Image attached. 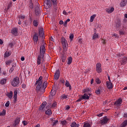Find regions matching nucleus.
<instances>
[{
	"mask_svg": "<svg viewBox=\"0 0 127 127\" xmlns=\"http://www.w3.org/2000/svg\"><path fill=\"white\" fill-rule=\"evenodd\" d=\"M67 60L68 64H71V63H72V61H73V59L71 57H69L67 58Z\"/></svg>",
	"mask_w": 127,
	"mask_h": 127,
	"instance_id": "30",
	"label": "nucleus"
},
{
	"mask_svg": "<svg viewBox=\"0 0 127 127\" xmlns=\"http://www.w3.org/2000/svg\"><path fill=\"white\" fill-rule=\"evenodd\" d=\"M96 16V14H93V15L91 16L90 20V22H93L94 21V19H95Z\"/></svg>",
	"mask_w": 127,
	"mask_h": 127,
	"instance_id": "31",
	"label": "nucleus"
},
{
	"mask_svg": "<svg viewBox=\"0 0 127 127\" xmlns=\"http://www.w3.org/2000/svg\"><path fill=\"white\" fill-rule=\"evenodd\" d=\"M59 121L58 120H55L54 122H53V126H55L56 125L58 124Z\"/></svg>",
	"mask_w": 127,
	"mask_h": 127,
	"instance_id": "42",
	"label": "nucleus"
},
{
	"mask_svg": "<svg viewBox=\"0 0 127 127\" xmlns=\"http://www.w3.org/2000/svg\"><path fill=\"white\" fill-rule=\"evenodd\" d=\"M109 118H107V117H104L102 118V119L100 120L99 121V123L101 124L102 126L105 125L108 123V122H109Z\"/></svg>",
	"mask_w": 127,
	"mask_h": 127,
	"instance_id": "5",
	"label": "nucleus"
},
{
	"mask_svg": "<svg viewBox=\"0 0 127 127\" xmlns=\"http://www.w3.org/2000/svg\"><path fill=\"white\" fill-rule=\"evenodd\" d=\"M19 83H20L19 78L16 77L14 79H13L12 81H11V85L13 87H17L19 85Z\"/></svg>",
	"mask_w": 127,
	"mask_h": 127,
	"instance_id": "2",
	"label": "nucleus"
},
{
	"mask_svg": "<svg viewBox=\"0 0 127 127\" xmlns=\"http://www.w3.org/2000/svg\"><path fill=\"white\" fill-rule=\"evenodd\" d=\"M123 64L127 63V57H125L123 59Z\"/></svg>",
	"mask_w": 127,
	"mask_h": 127,
	"instance_id": "52",
	"label": "nucleus"
},
{
	"mask_svg": "<svg viewBox=\"0 0 127 127\" xmlns=\"http://www.w3.org/2000/svg\"><path fill=\"white\" fill-rule=\"evenodd\" d=\"M10 105V102L9 101H7L6 103L5 104V106L6 107H8V106H9Z\"/></svg>",
	"mask_w": 127,
	"mask_h": 127,
	"instance_id": "50",
	"label": "nucleus"
},
{
	"mask_svg": "<svg viewBox=\"0 0 127 127\" xmlns=\"http://www.w3.org/2000/svg\"><path fill=\"white\" fill-rule=\"evenodd\" d=\"M90 96H89L87 93H84L83 95H79V99L76 100V102H80L82 100H89Z\"/></svg>",
	"mask_w": 127,
	"mask_h": 127,
	"instance_id": "3",
	"label": "nucleus"
},
{
	"mask_svg": "<svg viewBox=\"0 0 127 127\" xmlns=\"http://www.w3.org/2000/svg\"><path fill=\"white\" fill-rule=\"evenodd\" d=\"M52 1L54 5H56L57 4V0H52Z\"/></svg>",
	"mask_w": 127,
	"mask_h": 127,
	"instance_id": "48",
	"label": "nucleus"
},
{
	"mask_svg": "<svg viewBox=\"0 0 127 127\" xmlns=\"http://www.w3.org/2000/svg\"><path fill=\"white\" fill-rule=\"evenodd\" d=\"M47 104L46 102H43V104H41V107H40L39 109L40 110H43V109L45 107L46 105Z\"/></svg>",
	"mask_w": 127,
	"mask_h": 127,
	"instance_id": "23",
	"label": "nucleus"
},
{
	"mask_svg": "<svg viewBox=\"0 0 127 127\" xmlns=\"http://www.w3.org/2000/svg\"><path fill=\"white\" fill-rule=\"evenodd\" d=\"M67 58V57L65 55H62L61 56V59L63 63H65V61H66V59Z\"/></svg>",
	"mask_w": 127,
	"mask_h": 127,
	"instance_id": "21",
	"label": "nucleus"
},
{
	"mask_svg": "<svg viewBox=\"0 0 127 127\" xmlns=\"http://www.w3.org/2000/svg\"><path fill=\"white\" fill-rule=\"evenodd\" d=\"M42 79H43V77L40 76L39 78V79H38V80H36V83H35V85H37L38 84L39 82H43L42 80Z\"/></svg>",
	"mask_w": 127,
	"mask_h": 127,
	"instance_id": "32",
	"label": "nucleus"
},
{
	"mask_svg": "<svg viewBox=\"0 0 127 127\" xmlns=\"http://www.w3.org/2000/svg\"><path fill=\"white\" fill-rule=\"evenodd\" d=\"M61 124L63 125H65L66 124H67V121H63L61 122Z\"/></svg>",
	"mask_w": 127,
	"mask_h": 127,
	"instance_id": "51",
	"label": "nucleus"
},
{
	"mask_svg": "<svg viewBox=\"0 0 127 127\" xmlns=\"http://www.w3.org/2000/svg\"><path fill=\"white\" fill-rule=\"evenodd\" d=\"M83 127H91V125L88 123H84Z\"/></svg>",
	"mask_w": 127,
	"mask_h": 127,
	"instance_id": "39",
	"label": "nucleus"
},
{
	"mask_svg": "<svg viewBox=\"0 0 127 127\" xmlns=\"http://www.w3.org/2000/svg\"><path fill=\"white\" fill-rule=\"evenodd\" d=\"M19 18H20L21 19H25V16L24 15H20L19 17Z\"/></svg>",
	"mask_w": 127,
	"mask_h": 127,
	"instance_id": "49",
	"label": "nucleus"
},
{
	"mask_svg": "<svg viewBox=\"0 0 127 127\" xmlns=\"http://www.w3.org/2000/svg\"><path fill=\"white\" fill-rule=\"evenodd\" d=\"M127 32V28L123 26L122 28L119 30V35H125Z\"/></svg>",
	"mask_w": 127,
	"mask_h": 127,
	"instance_id": "6",
	"label": "nucleus"
},
{
	"mask_svg": "<svg viewBox=\"0 0 127 127\" xmlns=\"http://www.w3.org/2000/svg\"><path fill=\"white\" fill-rule=\"evenodd\" d=\"M124 117H125L126 118H127V113L124 114Z\"/></svg>",
	"mask_w": 127,
	"mask_h": 127,
	"instance_id": "64",
	"label": "nucleus"
},
{
	"mask_svg": "<svg viewBox=\"0 0 127 127\" xmlns=\"http://www.w3.org/2000/svg\"><path fill=\"white\" fill-rule=\"evenodd\" d=\"M113 37H115V38H119V35L115 33L113 35Z\"/></svg>",
	"mask_w": 127,
	"mask_h": 127,
	"instance_id": "47",
	"label": "nucleus"
},
{
	"mask_svg": "<svg viewBox=\"0 0 127 127\" xmlns=\"http://www.w3.org/2000/svg\"><path fill=\"white\" fill-rule=\"evenodd\" d=\"M33 41L34 42H37V41H38V34L35 33L34 35Z\"/></svg>",
	"mask_w": 127,
	"mask_h": 127,
	"instance_id": "20",
	"label": "nucleus"
},
{
	"mask_svg": "<svg viewBox=\"0 0 127 127\" xmlns=\"http://www.w3.org/2000/svg\"><path fill=\"white\" fill-rule=\"evenodd\" d=\"M95 82H96L97 84H100L102 82L100 78H99L98 77H96V78H95Z\"/></svg>",
	"mask_w": 127,
	"mask_h": 127,
	"instance_id": "38",
	"label": "nucleus"
},
{
	"mask_svg": "<svg viewBox=\"0 0 127 127\" xmlns=\"http://www.w3.org/2000/svg\"><path fill=\"white\" fill-rule=\"evenodd\" d=\"M61 43L63 45V47L64 49V51H67V47H68V43H67V41L64 37H62L61 39Z\"/></svg>",
	"mask_w": 127,
	"mask_h": 127,
	"instance_id": "4",
	"label": "nucleus"
},
{
	"mask_svg": "<svg viewBox=\"0 0 127 127\" xmlns=\"http://www.w3.org/2000/svg\"><path fill=\"white\" fill-rule=\"evenodd\" d=\"M16 66V64H14V65H12V67L10 68V70H9V72L12 73V71H13V70H14L13 67H14V66Z\"/></svg>",
	"mask_w": 127,
	"mask_h": 127,
	"instance_id": "43",
	"label": "nucleus"
},
{
	"mask_svg": "<svg viewBox=\"0 0 127 127\" xmlns=\"http://www.w3.org/2000/svg\"><path fill=\"white\" fill-rule=\"evenodd\" d=\"M11 63H12V61L9 60L7 61L6 64H11Z\"/></svg>",
	"mask_w": 127,
	"mask_h": 127,
	"instance_id": "55",
	"label": "nucleus"
},
{
	"mask_svg": "<svg viewBox=\"0 0 127 127\" xmlns=\"http://www.w3.org/2000/svg\"><path fill=\"white\" fill-rule=\"evenodd\" d=\"M17 90H15L14 91V95L13 96V98H14V103H16L17 102Z\"/></svg>",
	"mask_w": 127,
	"mask_h": 127,
	"instance_id": "16",
	"label": "nucleus"
},
{
	"mask_svg": "<svg viewBox=\"0 0 127 127\" xmlns=\"http://www.w3.org/2000/svg\"><path fill=\"white\" fill-rule=\"evenodd\" d=\"M35 11L36 15H39V14H40V9H39V7H36Z\"/></svg>",
	"mask_w": 127,
	"mask_h": 127,
	"instance_id": "24",
	"label": "nucleus"
},
{
	"mask_svg": "<svg viewBox=\"0 0 127 127\" xmlns=\"http://www.w3.org/2000/svg\"><path fill=\"white\" fill-rule=\"evenodd\" d=\"M116 28L117 30H120L121 28H122V23H121V21H118L116 24Z\"/></svg>",
	"mask_w": 127,
	"mask_h": 127,
	"instance_id": "13",
	"label": "nucleus"
},
{
	"mask_svg": "<svg viewBox=\"0 0 127 127\" xmlns=\"http://www.w3.org/2000/svg\"><path fill=\"white\" fill-rule=\"evenodd\" d=\"M70 109V106L69 105L66 106L65 109L66 110H69Z\"/></svg>",
	"mask_w": 127,
	"mask_h": 127,
	"instance_id": "59",
	"label": "nucleus"
},
{
	"mask_svg": "<svg viewBox=\"0 0 127 127\" xmlns=\"http://www.w3.org/2000/svg\"><path fill=\"white\" fill-rule=\"evenodd\" d=\"M78 43L80 44L83 43V40H82V38H79L78 40Z\"/></svg>",
	"mask_w": 127,
	"mask_h": 127,
	"instance_id": "57",
	"label": "nucleus"
},
{
	"mask_svg": "<svg viewBox=\"0 0 127 127\" xmlns=\"http://www.w3.org/2000/svg\"><path fill=\"white\" fill-rule=\"evenodd\" d=\"M48 85V82H47V81H45L44 82H43V90H45V89H46L47 86Z\"/></svg>",
	"mask_w": 127,
	"mask_h": 127,
	"instance_id": "36",
	"label": "nucleus"
},
{
	"mask_svg": "<svg viewBox=\"0 0 127 127\" xmlns=\"http://www.w3.org/2000/svg\"><path fill=\"white\" fill-rule=\"evenodd\" d=\"M102 43H103V44H106V40L102 39Z\"/></svg>",
	"mask_w": 127,
	"mask_h": 127,
	"instance_id": "61",
	"label": "nucleus"
},
{
	"mask_svg": "<svg viewBox=\"0 0 127 127\" xmlns=\"http://www.w3.org/2000/svg\"><path fill=\"white\" fill-rule=\"evenodd\" d=\"M97 38H99V34H97V33H94V34L92 35V39L95 40V39H97Z\"/></svg>",
	"mask_w": 127,
	"mask_h": 127,
	"instance_id": "22",
	"label": "nucleus"
},
{
	"mask_svg": "<svg viewBox=\"0 0 127 127\" xmlns=\"http://www.w3.org/2000/svg\"><path fill=\"white\" fill-rule=\"evenodd\" d=\"M11 33L15 36H17V34L18 33V29L17 28H13L11 29Z\"/></svg>",
	"mask_w": 127,
	"mask_h": 127,
	"instance_id": "10",
	"label": "nucleus"
},
{
	"mask_svg": "<svg viewBox=\"0 0 127 127\" xmlns=\"http://www.w3.org/2000/svg\"><path fill=\"white\" fill-rule=\"evenodd\" d=\"M79 124H77L74 122L71 123V125H70V127H79Z\"/></svg>",
	"mask_w": 127,
	"mask_h": 127,
	"instance_id": "25",
	"label": "nucleus"
},
{
	"mask_svg": "<svg viewBox=\"0 0 127 127\" xmlns=\"http://www.w3.org/2000/svg\"><path fill=\"white\" fill-rule=\"evenodd\" d=\"M1 76H6V72L3 71V72H2Z\"/></svg>",
	"mask_w": 127,
	"mask_h": 127,
	"instance_id": "56",
	"label": "nucleus"
},
{
	"mask_svg": "<svg viewBox=\"0 0 127 127\" xmlns=\"http://www.w3.org/2000/svg\"><path fill=\"white\" fill-rule=\"evenodd\" d=\"M37 84V86H42L43 81H39V82H38Z\"/></svg>",
	"mask_w": 127,
	"mask_h": 127,
	"instance_id": "54",
	"label": "nucleus"
},
{
	"mask_svg": "<svg viewBox=\"0 0 127 127\" xmlns=\"http://www.w3.org/2000/svg\"><path fill=\"white\" fill-rule=\"evenodd\" d=\"M6 115V110L3 109L2 111V112H0V116H5Z\"/></svg>",
	"mask_w": 127,
	"mask_h": 127,
	"instance_id": "35",
	"label": "nucleus"
},
{
	"mask_svg": "<svg viewBox=\"0 0 127 127\" xmlns=\"http://www.w3.org/2000/svg\"><path fill=\"white\" fill-rule=\"evenodd\" d=\"M6 96L7 97H8V98L11 99L13 96L12 91H10V93L7 94Z\"/></svg>",
	"mask_w": 127,
	"mask_h": 127,
	"instance_id": "29",
	"label": "nucleus"
},
{
	"mask_svg": "<svg viewBox=\"0 0 127 127\" xmlns=\"http://www.w3.org/2000/svg\"><path fill=\"white\" fill-rule=\"evenodd\" d=\"M103 91V87L102 86H99L98 88L95 91V94H96L97 95H100L101 93H102V91Z\"/></svg>",
	"mask_w": 127,
	"mask_h": 127,
	"instance_id": "11",
	"label": "nucleus"
},
{
	"mask_svg": "<svg viewBox=\"0 0 127 127\" xmlns=\"http://www.w3.org/2000/svg\"><path fill=\"white\" fill-rule=\"evenodd\" d=\"M63 23H64V22H63V21H62V20L60 21V22H59L60 24L62 25V24H63Z\"/></svg>",
	"mask_w": 127,
	"mask_h": 127,
	"instance_id": "63",
	"label": "nucleus"
},
{
	"mask_svg": "<svg viewBox=\"0 0 127 127\" xmlns=\"http://www.w3.org/2000/svg\"><path fill=\"white\" fill-rule=\"evenodd\" d=\"M114 10H115V8L112 7L107 8L106 10V12H108V13H112V12H113Z\"/></svg>",
	"mask_w": 127,
	"mask_h": 127,
	"instance_id": "19",
	"label": "nucleus"
},
{
	"mask_svg": "<svg viewBox=\"0 0 127 127\" xmlns=\"http://www.w3.org/2000/svg\"><path fill=\"white\" fill-rule=\"evenodd\" d=\"M63 14H64V15H68V13H67V12H66L65 10H64L63 11Z\"/></svg>",
	"mask_w": 127,
	"mask_h": 127,
	"instance_id": "58",
	"label": "nucleus"
},
{
	"mask_svg": "<svg viewBox=\"0 0 127 127\" xmlns=\"http://www.w3.org/2000/svg\"><path fill=\"white\" fill-rule=\"evenodd\" d=\"M57 106V103H54L52 104V108H55V107Z\"/></svg>",
	"mask_w": 127,
	"mask_h": 127,
	"instance_id": "60",
	"label": "nucleus"
},
{
	"mask_svg": "<svg viewBox=\"0 0 127 127\" xmlns=\"http://www.w3.org/2000/svg\"><path fill=\"white\" fill-rule=\"evenodd\" d=\"M11 55V52H6L4 54V57H8V56Z\"/></svg>",
	"mask_w": 127,
	"mask_h": 127,
	"instance_id": "37",
	"label": "nucleus"
},
{
	"mask_svg": "<svg viewBox=\"0 0 127 127\" xmlns=\"http://www.w3.org/2000/svg\"><path fill=\"white\" fill-rule=\"evenodd\" d=\"M101 67H102L101 64H96V71H97V73H100L102 72V69Z\"/></svg>",
	"mask_w": 127,
	"mask_h": 127,
	"instance_id": "12",
	"label": "nucleus"
},
{
	"mask_svg": "<svg viewBox=\"0 0 127 127\" xmlns=\"http://www.w3.org/2000/svg\"><path fill=\"white\" fill-rule=\"evenodd\" d=\"M22 124H23V126H26L27 125H28V123L26 121H23L22 122Z\"/></svg>",
	"mask_w": 127,
	"mask_h": 127,
	"instance_id": "53",
	"label": "nucleus"
},
{
	"mask_svg": "<svg viewBox=\"0 0 127 127\" xmlns=\"http://www.w3.org/2000/svg\"><path fill=\"white\" fill-rule=\"evenodd\" d=\"M60 98L61 100H68L69 98V96L68 95H65V94H63L60 97Z\"/></svg>",
	"mask_w": 127,
	"mask_h": 127,
	"instance_id": "17",
	"label": "nucleus"
},
{
	"mask_svg": "<svg viewBox=\"0 0 127 127\" xmlns=\"http://www.w3.org/2000/svg\"><path fill=\"white\" fill-rule=\"evenodd\" d=\"M60 77V70L59 69L56 70L55 74L54 75V79L58 80Z\"/></svg>",
	"mask_w": 127,
	"mask_h": 127,
	"instance_id": "9",
	"label": "nucleus"
},
{
	"mask_svg": "<svg viewBox=\"0 0 127 127\" xmlns=\"http://www.w3.org/2000/svg\"><path fill=\"white\" fill-rule=\"evenodd\" d=\"M46 50L45 46H44V45H41L40 50V55L38 56L37 59V64H41V63H43V62L44 61V54H45Z\"/></svg>",
	"mask_w": 127,
	"mask_h": 127,
	"instance_id": "1",
	"label": "nucleus"
},
{
	"mask_svg": "<svg viewBox=\"0 0 127 127\" xmlns=\"http://www.w3.org/2000/svg\"><path fill=\"white\" fill-rule=\"evenodd\" d=\"M45 114L48 115L49 116L52 115V111L50 109H48L46 111H45Z\"/></svg>",
	"mask_w": 127,
	"mask_h": 127,
	"instance_id": "26",
	"label": "nucleus"
},
{
	"mask_svg": "<svg viewBox=\"0 0 127 127\" xmlns=\"http://www.w3.org/2000/svg\"><path fill=\"white\" fill-rule=\"evenodd\" d=\"M69 38H70L71 41H72V40H73V39L74 38V35H73V34H71L69 36Z\"/></svg>",
	"mask_w": 127,
	"mask_h": 127,
	"instance_id": "45",
	"label": "nucleus"
},
{
	"mask_svg": "<svg viewBox=\"0 0 127 127\" xmlns=\"http://www.w3.org/2000/svg\"><path fill=\"white\" fill-rule=\"evenodd\" d=\"M65 85H66V86L67 87L69 86H71V85L69 84V81H66Z\"/></svg>",
	"mask_w": 127,
	"mask_h": 127,
	"instance_id": "46",
	"label": "nucleus"
},
{
	"mask_svg": "<svg viewBox=\"0 0 127 127\" xmlns=\"http://www.w3.org/2000/svg\"><path fill=\"white\" fill-rule=\"evenodd\" d=\"M106 86H107V87L108 89H111L113 88V83L111 82V81H106Z\"/></svg>",
	"mask_w": 127,
	"mask_h": 127,
	"instance_id": "14",
	"label": "nucleus"
},
{
	"mask_svg": "<svg viewBox=\"0 0 127 127\" xmlns=\"http://www.w3.org/2000/svg\"><path fill=\"white\" fill-rule=\"evenodd\" d=\"M20 122V118H16L15 120H14V123H13V127H17V126L19 125Z\"/></svg>",
	"mask_w": 127,
	"mask_h": 127,
	"instance_id": "8",
	"label": "nucleus"
},
{
	"mask_svg": "<svg viewBox=\"0 0 127 127\" xmlns=\"http://www.w3.org/2000/svg\"><path fill=\"white\" fill-rule=\"evenodd\" d=\"M127 126V120L124 121V122L121 125L120 127H126Z\"/></svg>",
	"mask_w": 127,
	"mask_h": 127,
	"instance_id": "28",
	"label": "nucleus"
},
{
	"mask_svg": "<svg viewBox=\"0 0 127 127\" xmlns=\"http://www.w3.org/2000/svg\"><path fill=\"white\" fill-rule=\"evenodd\" d=\"M50 93L51 95H52V96H55L56 93V90L55 89L52 90V91H51Z\"/></svg>",
	"mask_w": 127,
	"mask_h": 127,
	"instance_id": "41",
	"label": "nucleus"
},
{
	"mask_svg": "<svg viewBox=\"0 0 127 127\" xmlns=\"http://www.w3.org/2000/svg\"><path fill=\"white\" fill-rule=\"evenodd\" d=\"M39 35L41 37L44 36V32L43 31V28H40L39 30Z\"/></svg>",
	"mask_w": 127,
	"mask_h": 127,
	"instance_id": "15",
	"label": "nucleus"
},
{
	"mask_svg": "<svg viewBox=\"0 0 127 127\" xmlns=\"http://www.w3.org/2000/svg\"><path fill=\"white\" fill-rule=\"evenodd\" d=\"M42 87V86H36V92L38 93L39 91H41V87Z\"/></svg>",
	"mask_w": 127,
	"mask_h": 127,
	"instance_id": "33",
	"label": "nucleus"
},
{
	"mask_svg": "<svg viewBox=\"0 0 127 127\" xmlns=\"http://www.w3.org/2000/svg\"><path fill=\"white\" fill-rule=\"evenodd\" d=\"M90 91H91V88H86L83 90V93H87V92H90Z\"/></svg>",
	"mask_w": 127,
	"mask_h": 127,
	"instance_id": "40",
	"label": "nucleus"
},
{
	"mask_svg": "<svg viewBox=\"0 0 127 127\" xmlns=\"http://www.w3.org/2000/svg\"><path fill=\"white\" fill-rule=\"evenodd\" d=\"M49 1H50V0H45L44 4H46L47 5H48V4H49Z\"/></svg>",
	"mask_w": 127,
	"mask_h": 127,
	"instance_id": "44",
	"label": "nucleus"
},
{
	"mask_svg": "<svg viewBox=\"0 0 127 127\" xmlns=\"http://www.w3.org/2000/svg\"><path fill=\"white\" fill-rule=\"evenodd\" d=\"M39 24V22L38 21V20H34L33 21V25L34 26H38V24Z\"/></svg>",
	"mask_w": 127,
	"mask_h": 127,
	"instance_id": "27",
	"label": "nucleus"
},
{
	"mask_svg": "<svg viewBox=\"0 0 127 127\" xmlns=\"http://www.w3.org/2000/svg\"><path fill=\"white\" fill-rule=\"evenodd\" d=\"M64 26H65L66 27V26H67V21H64Z\"/></svg>",
	"mask_w": 127,
	"mask_h": 127,
	"instance_id": "62",
	"label": "nucleus"
},
{
	"mask_svg": "<svg viewBox=\"0 0 127 127\" xmlns=\"http://www.w3.org/2000/svg\"><path fill=\"white\" fill-rule=\"evenodd\" d=\"M122 104V98H119L118 100H117L116 101H115L114 105H115L116 106L120 107L121 106V105Z\"/></svg>",
	"mask_w": 127,
	"mask_h": 127,
	"instance_id": "7",
	"label": "nucleus"
},
{
	"mask_svg": "<svg viewBox=\"0 0 127 127\" xmlns=\"http://www.w3.org/2000/svg\"><path fill=\"white\" fill-rule=\"evenodd\" d=\"M6 79L3 78L2 79L1 81H0V84H1L2 85H4L6 84Z\"/></svg>",
	"mask_w": 127,
	"mask_h": 127,
	"instance_id": "34",
	"label": "nucleus"
},
{
	"mask_svg": "<svg viewBox=\"0 0 127 127\" xmlns=\"http://www.w3.org/2000/svg\"><path fill=\"white\" fill-rule=\"evenodd\" d=\"M127 0H123L120 3V6L124 7L127 5Z\"/></svg>",
	"mask_w": 127,
	"mask_h": 127,
	"instance_id": "18",
	"label": "nucleus"
}]
</instances>
